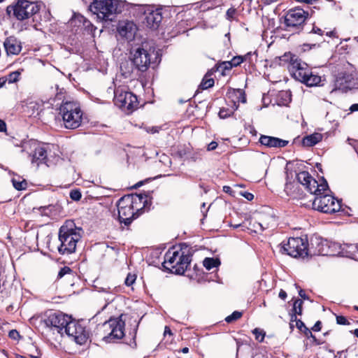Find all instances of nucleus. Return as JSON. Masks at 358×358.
I'll use <instances>...</instances> for the list:
<instances>
[{"label": "nucleus", "instance_id": "1", "mask_svg": "<svg viewBox=\"0 0 358 358\" xmlns=\"http://www.w3.org/2000/svg\"><path fill=\"white\" fill-rule=\"evenodd\" d=\"M82 229L73 221H66L59 229L58 252L60 255H69L76 252L77 243L82 237Z\"/></svg>", "mask_w": 358, "mask_h": 358}, {"label": "nucleus", "instance_id": "2", "mask_svg": "<svg viewBox=\"0 0 358 358\" xmlns=\"http://www.w3.org/2000/svg\"><path fill=\"white\" fill-rule=\"evenodd\" d=\"M130 57L137 69V73L145 72L150 64L160 62L158 52L151 48L148 43H142L133 47L130 51Z\"/></svg>", "mask_w": 358, "mask_h": 358}, {"label": "nucleus", "instance_id": "3", "mask_svg": "<svg viewBox=\"0 0 358 358\" xmlns=\"http://www.w3.org/2000/svg\"><path fill=\"white\" fill-rule=\"evenodd\" d=\"M126 6V1L120 0H93L90 9L104 20L113 21L115 15L121 13Z\"/></svg>", "mask_w": 358, "mask_h": 358}, {"label": "nucleus", "instance_id": "4", "mask_svg": "<svg viewBox=\"0 0 358 358\" xmlns=\"http://www.w3.org/2000/svg\"><path fill=\"white\" fill-rule=\"evenodd\" d=\"M41 7V3L29 1L28 0H17L15 5H10L6 8V14L13 15L17 20L22 21L33 17V21H37L36 15Z\"/></svg>", "mask_w": 358, "mask_h": 358}, {"label": "nucleus", "instance_id": "5", "mask_svg": "<svg viewBox=\"0 0 358 358\" xmlns=\"http://www.w3.org/2000/svg\"><path fill=\"white\" fill-rule=\"evenodd\" d=\"M59 114L66 129H76L81 124L83 113L78 103L73 101H63L59 107Z\"/></svg>", "mask_w": 358, "mask_h": 358}, {"label": "nucleus", "instance_id": "6", "mask_svg": "<svg viewBox=\"0 0 358 358\" xmlns=\"http://www.w3.org/2000/svg\"><path fill=\"white\" fill-rule=\"evenodd\" d=\"M308 240L307 236L303 237H290L287 243L280 244V252L294 258L308 257Z\"/></svg>", "mask_w": 358, "mask_h": 358}, {"label": "nucleus", "instance_id": "7", "mask_svg": "<svg viewBox=\"0 0 358 358\" xmlns=\"http://www.w3.org/2000/svg\"><path fill=\"white\" fill-rule=\"evenodd\" d=\"M310 14L300 6H296L287 11L284 17V24L286 30L299 33L304 29L305 22Z\"/></svg>", "mask_w": 358, "mask_h": 358}, {"label": "nucleus", "instance_id": "8", "mask_svg": "<svg viewBox=\"0 0 358 358\" xmlns=\"http://www.w3.org/2000/svg\"><path fill=\"white\" fill-rule=\"evenodd\" d=\"M122 315L117 317L110 318L105 322L102 327L105 332H108L107 335L103 336V340L107 343L114 342L119 340L124 336L125 322L122 320Z\"/></svg>", "mask_w": 358, "mask_h": 358}, {"label": "nucleus", "instance_id": "9", "mask_svg": "<svg viewBox=\"0 0 358 358\" xmlns=\"http://www.w3.org/2000/svg\"><path fill=\"white\" fill-rule=\"evenodd\" d=\"M341 201L324 192L315 197L313 208L324 213L332 214L338 212L341 208Z\"/></svg>", "mask_w": 358, "mask_h": 358}, {"label": "nucleus", "instance_id": "10", "mask_svg": "<svg viewBox=\"0 0 358 358\" xmlns=\"http://www.w3.org/2000/svg\"><path fill=\"white\" fill-rule=\"evenodd\" d=\"M296 179L310 194H315V196L320 195L322 192L324 193L329 189L328 183L323 177L322 182L318 184V182L308 171L299 173L296 175Z\"/></svg>", "mask_w": 358, "mask_h": 358}, {"label": "nucleus", "instance_id": "11", "mask_svg": "<svg viewBox=\"0 0 358 358\" xmlns=\"http://www.w3.org/2000/svg\"><path fill=\"white\" fill-rule=\"evenodd\" d=\"M71 320V317L59 311H47L42 319L45 327L55 329L58 333L62 334Z\"/></svg>", "mask_w": 358, "mask_h": 358}, {"label": "nucleus", "instance_id": "12", "mask_svg": "<svg viewBox=\"0 0 358 358\" xmlns=\"http://www.w3.org/2000/svg\"><path fill=\"white\" fill-rule=\"evenodd\" d=\"M117 207L120 222L129 226L135 219L136 214L134 212L133 198L130 196L121 197L117 201Z\"/></svg>", "mask_w": 358, "mask_h": 358}, {"label": "nucleus", "instance_id": "13", "mask_svg": "<svg viewBox=\"0 0 358 358\" xmlns=\"http://www.w3.org/2000/svg\"><path fill=\"white\" fill-rule=\"evenodd\" d=\"M113 101L115 106L122 110H132L138 106L137 96L120 87L114 90Z\"/></svg>", "mask_w": 358, "mask_h": 358}, {"label": "nucleus", "instance_id": "14", "mask_svg": "<svg viewBox=\"0 0 358 358\" xmlns=\"http://www.w3.org/2000/svg\"><path fill=\"white\" fill-rule=\"evenodd\" d=\"M65 333L78 345L85 344L89 337L90 334L80 322L71 320L66 328Z\"/></svg>", "mask_w": 358, "mask_h": 358}, {"label": "nucleus", "instance_id": "15", "mask_svg": "<svg viewBox=\"0 0 358 358\" xmlns=\"http://www.w3.org/2000/svg\"><path fill=\"white\" fill-rule=\"evenodd\" d=\"M189 245L187 243L180 245L181 255H180L175 266H171V273L183 275L188 267L190 266L192 261V253L189 251Z\"/></svg>", "mask_w": 358, "mask_h": 358}, {"label": "nucleus", "instance_id": "16", "mask_svg": "<svg viewBox=\"0 0 358 358\" xmlns=\"http://www.w3.org/2000/svg\"><path fill=\"white\" fill-rule=\"evenodd\" d=\"M162 8H148L144 11L143 24L152 30H157L162 21Z\"/></svg>", "mask_w": 358, "mask_h": 358}, {"label": "nucleus", "instance_id": "17", "mask_svg": "<svg viewBox=\"0 0 358 358\" xmlns=\"http://www.w3.org/2000/svg\"><path fill=\"white\" fill-rule=\"evenodd\" d=\"M308 250H310L309 256L329 255V247L328 241L319 236L314 235L310 238Z\"/></svg>", "mask_w": 358, "mask_h": 358}, {"label": "nucleus", "instance_id": "18", "mask_svg": "<svg viewBox=\"0 0 358 358\" xmlns=\"http://www.w3.org/2000/svg\"><path fill=\"white\" fill-rule=\"evenodd\" d=\"M310 71L311 69L308 65L299 58L294 59L292 66L289 67V71L292 76L301 83L308 76Z\"/></svg>", "mask_w": 358, "mask_h": 358}, {"label": "nucleus", "instance_id": "19", "mask_svg": "<svg viewBox=\"0 0 358 358\" xmlns=\"http://www.w3.org/2000/svg\"><path fill=\"white\" fill-rule=\"evenodd\" d=\"M259 142L267 148H284L289 143L288 141L283 140L277 137L261 135Z\"/></svg>", "mask_w": 358, "mask_h": 358}, {"label": "nucleus", "instance_id": "20", "mask_svg": "<svg viewBox=\"0 0 358 358\" xmlns=\"http://www.w3.org/2000/svg\"><path fill=\"white\" fill-rule=\"evenodd\" d=\"M120 73L124 78H129L133 74L139 76L137 73V69L133 62L132 58L129 56L128 59H124L120 64Z\"/></svg>", "mask_w": 358, "mask_h": 358}, {"label": "nucleus", "instance_id": "21", "mask_svg": "<svg viewBox=\"0 0 358 358\" xmlns=\"http://www.w3.org/2000/svg\"><path fill=\"white\" fill-rule=\"evenodd\" d=\"M47 150L43 147L35 148L33 154L30 155L31 163L39 166L41 164H47Z\"/></svg>", "mask_w": 358, "mask_h": 358}, {"label": "nucleus", "instance_id": "22", "mask_svg": "<svg viewBox=\"0 0 358 358\" xmlns=\"http://www.w3.org/2000/svg\"><path fill=\"white\" fill-rule=\"evenodd\" d=\"M3 45L8 55H17L22 50L20 43L13 37L7 38L4 41Z\"/></svg>", "mask_w": 358, "mask_h": 358}, {"label": "nucleus", "instance_id": "23", "mask_svg": "<svg viewBox=\"0 0 358 358\" xmlns=\"http://www.w3.org/2000/svg\"><path fill=\"white\" fill-rule=\"evenodd\" d=\"M275 220L273 216H266L259 218V221H255L252 224V227L255 229V231L258 229L263 231L264 230L275 225Z\"/></svg>", "mask_w": 358, "mask_h": 358}, {"label": "nucleus", "instance_id": "24", "mask_svg": "<svg viewBox=\"0 0 358 358\" xmlns=\"http://www.w3.org/2000/svg\"><path fill=\"white\" fill-rule=\"evenodd\" d=\"M181 255V251H171L169 250L164 256V262L162 265L166 268L171 271V266H175L177 262L180 255Z\"/></svg>", "mask_w": 358, "mask_h": 358}, {"label": "nucleus", "instance_id": "25", "mask_svg": "<svg viewBox=\"0 0 358 358\" xmlns=\"http://www.w3.org/2000/svg\"><path fill=\"white\" fill-rule=\"evenodd\" d=\"M119 34L128 40L134 37L135 27L132 22H126L118 27Z\"/></svg>", "mask_w": 358, "mask_h": 358}, {"label": "nucleus", "instance_id": "26", "mask_svg": "<svg viewBox=\"0 0 358 358\" xmlns=\"http://www.w3.org/2000/svg\"><path fill=\"white\" fill-rule=\"evenodd\" d=\"M95 287L99 292H105V293L108 294V296L104 298V300L106 301V303L105 306H103V309L106 308L108 304H110V303H112L114 301L115 297L113 296V295H115L120 290V288H118L117 287H114L111 288L110 287H98L95 286Z\"/></svg>", "mask_w": 358, "mask_h": 358}, {"label": "nucleus", "instance_id": "27", "mask_svg": "<svg viewBox=\"0 0 358 358\" xmlns=\"http://www.w3.org/2000/svg\"><path fill=\"white\" fill-rule=\"evenodd\" d=\"M306 31L308 34H317L319 36V39L317 40V42L315 43H313V44L305 43V44H303L304 47H308L310 49H311L313 48H315V47H319L320 43H322L324 41V39L322 38V36L324 35V31H322L320 28L316 27L315 25V23L313 24V27H312L311 29H306Z\"/></svg>", "mask_w": 358, "mask_h": 358}, {"label": "nucleus", "instance_id": "28", "mask_svg": "<svg viewBox=\"0 0 358 358\" xmlns=\"http://www.w3.org/2000/svg\"><path fill=\"white\" fill-rule=\"evenodd\" d=\"M358 250V243L357 244H352V243H346L344 244L341 252L345 257L356 259V256Z\"/></svg>", "mask_w": 358, "mask_h": 358}, {"label": "nucleus", "instance_id": "29", "mask_svg": "<svg viewBox=\"0 0 358 358\" xmlns=\"http://www.w3.org/2000/svg\"><path fill=\"white\" fill-rule=\"evenodd\" d=\"M322 136L320 133H314L310 135L306 136L302 139V145L306 147H312L321 141Z\"/></svg>", "mask_w": 358, "mask_h": 358}, {"label": "nucleus", "instance_id": "30", "mask_svg": "<svg viewBox=\"0 0 358 358\" xmlns=\"http://www.w3.org/2000/svg\"><path fill=\"white\" fill-rule=\"evenodd\" d=\"M321 81V77L317 74L313 73L311 70L308 76L303 80L302 83L305 84L308 87H314L319 85Z\"/></svg>", "mask_w": 358, "mask_h": 358}, {"label": "nucleus", "instance_id": "31", "mask_svg": "<svg viewBox=\"0 0 358 358\" xmlns=\"http://www.w3.org/2000/svg\"><path fill=\"white\" fill-rule=\"evenodd\" d=\"M238 108V105L236 102H233V106L231 108L222 107L220 109L218 115L221 119H225L230 117L234 114V111Z\"/></svg>", "mask_w": 358, "mask_h": 358}, {"label": "nucleus", "instance_id": "32", "mask_svg": "<svg viewBox=\"0 0 358 358\" xmlns=\"http://www.w3.org/2000/svg\"><path fill=\"white\" fill-rule=\"evenodd\" d=\"M203 265L208 271H210L213 268L218 267L220 265V261L217 258L206 257L203 261Z\"/></svg>", "mask_w": 358, "mask_h": 358}, {"label": "nucleus", "instance_id": "33", "mask_svg": "<svg viewBox=\"0 0 358 358\" xmlns=\"http://www.w3.org/2000/svg\"><path fill=\"white\" fill-rule=\"evenodd\" d=\"M280 62V65H285L288 64V68L292 66V64L294 59H298V57L296 55H292L291 53H285L282 56L278 58Z\"/></svg>", "mask_w": 358, "mask_h": 358}, {"label": "nucleus", "instance_id": "34", "mask_svg": "<svg viewBox=\"0 0 358 358\" xmlns=\"http://www.w3.org/2000/svg\"><path fill=\"white\" fill-rule=\"evenodd\" d=\"M215 81L213 78H209L208 73L205 75L200 83L199 88L201 90H207L214 85Z\"/></svg>", "mask_w": 358, "mask_h": 358}, {"label": "nucleus", "instance_id": "35", "mask_svg": "<svg viewBox=\"0 0 358 358\" xmlns=\"http://www.w3.org/2000/svg\"><path fill=\"white\" fill-rule=\"evenodd\" d=\"M233 68L229 61L222 62L216 66V70L221 71L222 75L226 74V71H229Z\"/></svg>", "mask_w": 358, "mask_h": 358}, {"label": "nucleus", "instance_id": "36", "mask_svg": "<svg viewBox=\"0 0 358 358\" xmlns=\"http://www.w3.org/2000/svg\"><path fill=\"white\" fill-rule=\"evenodd\" d=\"M12 183L13 187L17 190H24L27 187V182L26 180L22 179V180H17L15 178H12Z\"/></svg>", "mask_w": 358, "mask_h": 358}, {"label": "nucleus", "instance_id": "37", "mask_svg": "<svg viewBox=\"0 0 358 358\" xmlns=\"http://www.w3.org/2000/svg\"><path fill=\"white\" fill-rule=\"evenodd\" d=\"M303 303V302L301 299H296L295 301L294 302L292 312L293 313L297 314L298 315H301Z\"/></svg>", "mask_w": 358, "mask_h": 358}, {"label": "nucleus", "instance_id": "38", "mask_svg": "<svg viewBox=\"0 0 358 358\" xmlns=\"http://www.w3.org/2000/svg\"><path fill=\"white\" fill-rule=\"evenodd\" d=\"M54 206L48 205L44 206H40L38 208H34V210L37 209L40 212L41 215L49 216Z\"/></svg>", "mask_w": 358, "mask_h": 358}, {"label": "nucleus", "instance_id": "39", "mask_svg": "<svg viewBox=\"0 0 358 358\" xmlns=\"http://www.w3.org/2000/svg\"><path fill=\"white\" fill-rule=\"evenodd\" d=\"M66 274H71L73 275V271L70 267L65 266L61 268L60 270L59 271L57 280L62 278Z\"/></svg>", "mask_w": 358, "mask_h": 358}, {"label": "nucleus", "instance_id": "40", "mask_svg": "<svg viewBox=\"0 0 358 358\" xmlns=\"http://www.w3.org/2000/svg\"><path fill=\"white\" fill-rule=\"evenodd\" d=\"M20 75V71H13L8 75L6 79L4 81L6 82V80H8L9 83H16L19 80Z\"/></svg>", "mask_w": 358, "mask_h": 358}, {"label": "nucleus", "instance_id": "41", "mask_svg": "<svg viewBox=\"0 0 358 358\" xmlns=\"http://www.w3.org/2000/svg\"><path fill=\"white\" fill-rule=\"evenodd\" d=\"M243 313L239 311H234L230 315L225 318L227 323H231L241 317Z\"/></svg>", "mask_w": 358, "mask_h": 358}, {"label": "nucleus", "instance_id": "42", "mask_svg": "<svg viewBox=\"0 0 358 358\" xmlns=\"http://www.w3.org/2000/svg\"><path fill=\"white\" fill-rule=\"evenodd\" d=\"M296 328L302 332L305 336L306 337L307 333H312L311 331L305 325L303 322L301 320H298L296 324Z\"/></svg>", "mask_w": 358, "mask_h": 358}, {"label": "nucleus", "instance_id": "43", "mask_svg": "<svg viewBox=\"0 0 358 358\" xmlns=\"http://www.w3.org/2000/svg\"><path fill=\"white\" fill-rule=\"evenodd\" d=\"M252 334L255 335L256 340L259 341V342H262L264 341L265 333L263 330L255 328L252 330Z\"/></svg>", "mask_w": 358, "mask_h": 358}, {"label": "nucleus", "instance_id": "44", "mask_svg": "<svg viewBox=\"0 0 358 358\" xmlns=\"http://www.w3.org/2000/svg\"><path fill=\"white\" fill-rule=\"evenodd\" d=\"M236 95L237 96L238 101L241 103L246 102V96L245 91L241 89H237L235 91Z\"/></svg>", "mask_w": 358, "mask_h": 358}, {"label": "nucleus", "instance_id": "45", "mask_svg": "<svg viewBox=\"0 0 358 358\" xmlns=\"http://www.w3.org/2000/svg\"><path fill=\"white\" fill-rule=\"evenodd\" d=\"M69 196L72 200L78 201L81 199L82 194L79 189H73L70 192Z\"/></svg>", "mask_w": 358, "mask_h": 358}, {"label": "nucleus", "instance_id": "46", "mask_svg": "<svg viewBox=\"0 0 358 358\" xmlns=\"http://www.w3.org/2000/svg\"><path fill=\"white\" fill-rule=\"evenodd\" d=\"M244 59L241 55L234 57L229 62L231 63L233 67L239 66L242 62H244Z\"/></svg>", "mask_w": 358, "mask_h": 358}, {"label": "nucleus", "instance_id": "47", "mask_svg": "<svg viewBox=\"0 0 358 358\" xmlns=\"http://www.w3.org/2000/svg\"><path fill=\"white\" fill-rule=\"evenodd\" d=\"M136 275H132L131 273H129L124 280V283L127 286H131L134 283V282L136 281Z\"/></svg>", "mask_w": 358, "mask_h": 358}, {"label": "nucleus", "instance_id": "48", "mask_svg": "<svg viewBox=\"0 0 358 358\" xmlns=\"http://www.w3.org/2000/svg\"><path fill=\"white\" fill-rule=\"evenodd\" d=\"M336 323L340 325H348L350 322L348 321L345 317L343 315L336 316Z\"/></svg>", "mask_w": 358, "mask_h": 358}, {"label": "nucleus", "instance_id": "49", "mask_svg": "<svg viewBox=\"0 0 358 358\" xmlns=\"http://www.w3.org/2000/svg\"><path fill=\"white\" fill-rule=\"evenodd\" d=\"M351 78V76L350 75H345V76H343L342 78H339L336 80V85L338 86V85H342L343 84V83L345 82V83H347L348 82V80H350Z\"/></svg>", "mask_w": 358, "mask_h": 358}, {"label": "nucleus", "instance_id": "50", "mask_svg": "<svg viewBox=\"0 0 358 358\" xmlns=\"http://www.w3.org/2000/svg\"><path fill=\"white\" fill-rule=\"evenodd\" d=\"M236 13V10L234 8H230L227 10L226 16L227 20H232Z\"/></svg>", "mask_w": 358, "mask_h": 358}, {"label": "nucleus", "instance_id": "51", "mask_svg": "<svg viewBox=\"0 0 358 358\" xmlns=\"http://www.w3.org/2000/svg\"><path fill=\"white\" fill-rule=\"evenodd\" d=\"M8 336L13 340H18L20 337L19 332L16 329H12L9 331Z\"/></svg>", "mask_w": 358, "mask_h": 358}, {"label": "nucleus", "instance_id": "52", "mask_svg": "<svg viewBox=\"0 0 358 358\" xmlns=\"http://www.w3.org/2000/svg\"><path fill=\"white\" fill-rule=\"evenodd\" d=\"M308 334L309 333L306 334V338H311L313 343L314 344H315L316 345H319L322 343L318 339H317V338L313 334V333H310V334Z\"/></svg>", "mask_w": 358, "mask_h": 358}, {"label": "nucleus", "instance_id": "53", "mask_svg": "<svg viewBox=\"0 0 358 358\" xmlns=\"http://www.w3.org/2000/svg\"><path fill=\"white\" fill-rule=\"evenodd\" d=\"M240 194L245 198L248 201H252L254 199V195L248 192H241Z\"/></svg>", "mask_w": 358, "mask_h": 358}, {"label": "nucleus", "instance_id": "54", "mask_svg": "<svg viewBox=\"0 0 358 358\" xmlns=\"http://www.w3.org/2000/svg\"><path fill=\"white\" fill-rule=\"evenodd\" d=\"M321 328L322 322L320 321H317L311 329L313 331H320L321 330Z\"/></svg>", "mask_w": 358, "mask_h": 358}, {"label": "nucleus", "instance_id": "55", "mask_svg": "<svg viewBox=\"0 0 358 358\" xmlns=\"http://www.w3.org/2000/svg\"><path fill=\"white\" fill-rule=\"evenodd\" d=\"M217 143L215 141H212L208 145L207 149H208V150L211 151V150H215L217 148Z\"/></svg>", "mask_w": 358, "mask_h": 358}, {"label": "nucleus", "instance_id": "56", "mask_svg": "<svg viewBox=\"0 0 358 358\" xmlns=\"http://www.w3.org/2000/svg\"><path fill=\"white\" fill-rule=\"evenodd\" d=\"M299 295L303 299H309L308 296L306 294L305 291L302 289H300L299 291Z\"/></svg>", "mask_w": 358, "mask_h": 358}, {"label": "nucleus", "instance_id": "57", "mask_svg": "<svg viewBox=\"0 0 358 358\" xmlns=\"http://www.w3.org/2000/svg\"><path fill=\"white\" fill-rule=\"evenodd\" d=\"M6 130V124L5 122L0 119V132L4 131Z\"/></svg>", "mask_w": 358, "mask_h": 358}, {"label": "nucleus", "instance_id": "58", "mask_svg": "<svg viewBox=\"0 0 358 358\" xmlns=\"http://www.w3.org/2000/svg\"><path fill=\"white\" fill-rule=\"evenodd\" d=\"M279 297L283 300H285L286 298H287V293L285 290L283 289H280V292H279V294H278Z\"/></svg>", "mask_w": 358, "mask_h": 358}, {"label": "nucleus", "instance_id": "59", "mask_svg": "<svg viewBox=\"0 0 358 358\" xmlns=\"http://www.w3.org/2000/svg\"><path fill=\"white\" fill-rule=\"evenodd\" d=\"M280 95L282 96H286V98H288V101H291V94L288 92H282Z\"/></svg>", "mask_w": 358, "mask_h": 358}, {"label": "nucleus", "instance_id": "60", "mask_svg": "<svg viewBox=\"0 0 358 358\" xmlns=\"http://www.w3.org/2000/svg\"><path fill=\"white\" fill-rule=\"evenodd\" d=\"M351 112L358 111V103H354L350 107Z\"/></svg>", "mask_w": 358, "mask_h": 358}, {"label": "nucleus", "instance_id": "61", "mask_svg": "<svg viewBox=\"0 0 358 358\" xmlns=\"http://www.w3.org/2000/svg\"><path fill=\"white\" fill-rule=\"evenodd\" d=\"M296 315H297V314H296V313H292L291 322H296V323L298 320H300L299 319H297Z\"/></svg>", "mask_w": 358, "mask_h": 358}, {"label": "nucleus", "instance_id": "62", "mask_svg": "<svg viewBox=\"0 0 358 358\" xmlns=\"http://www.w3.org/2000/svg\"><path fill=\"white\" fill-rule=\"evenodd\" d=\"M223 191L225 193H229V194H231V192H232V189H231V187H229V186H224Z\"/></svg>", "mask_w": 358, "mask_h": 358}, {"label": "nucleus", "instance_id": "63", "mask_svg": "<svg viewBox=\"0 0 358 358\" xmlns=\"http://www.w3.org/2000/svg\"><path fill=\"white\" fill-rule=\"evenodd\" d=\"M146 180H142V181H139L138 182H137L136 184H135L134 186H133V188L134 189H137L139 187L142 186L145 182Z\"/></svg>", "mask_w": 358, "mask_h": 358}, {"label": "nucleus", "instance_id": "64", "mask_svg": "<svg viewBox=\"0 0 358 358\" xmlns=\"http://www.w3.org/2000/svg\"><path fill=\"white\" fill-rule=\"evenodd\" d=\"M83 24L85 27L88 28L90 27H92L93 25L92 24V23L90 22V21L86 20V19H84V21H83Z\"/></svg>", "mask_w": 358, "mask_h": 358}]
</instances>
